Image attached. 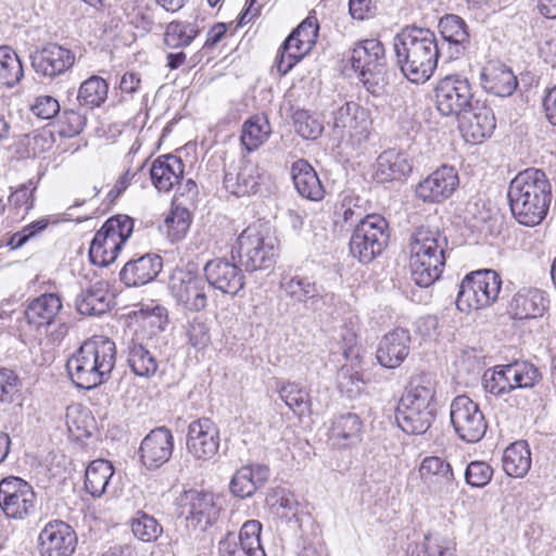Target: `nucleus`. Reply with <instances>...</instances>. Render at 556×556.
<instances>
[{
	"mask_svg": "<svg viewBox=\"0 0 556 556\" xmlns=\"http://www.w3.org/2000/svg\"><path fill=\"white\" fill-rule=\"evenodd\" d=\"M463 117L465 122L462 124V129L465 136L473 142H481L483 139L491 137L496 127L493 110L484 103H479V101L473 102L468 113Z\"/></svg>",
	"mask_w": 556,
	"mask_h": 556,
	"instance_id": "nucleus-28",
	"label": "nucleus"
},
{
	"mask_svg": "<svg viewBox=\"0 0 556 556\" xmlns=\"http://www.w3.org/2000/svg\"><path fill=\"white\" fill-rule=\"evenodd\" d=\"M437 414L438 410L397 405L395 420L405 433L419 435L428 431L435 420Z\"/></svg>",
	"mask_w": 556,
	"mask_h": 556,
	"instance_id": "nucleus-34",
	"label": "nucleus"
},
{
	"mask_svg": "<svg viewBox=\"0 0 556 556\" xmlns=\"http://www.w3.org/2000/svg\"><path fill=\"white\" fill-rule=\"evenodd\" d=\"M311 50L304 49L298 41L288 45V38L283 41L276 59L277 71L280 75L289 73Z\"/></svg>",
	"mask_w": 556,
	"mask_h": 556,
	"instance_id": "nucleus-51",
	"label": "nucleus"
},
{
	"mask_svg": "<svg viewBox=\"0 0 556 556\" xmlns=\"http://www.w3.org/2000/svg\"><path fill=\"white\" fill-rule=\"evenodd\" d=\"M122 248L110 235L99 229L91 241L89 258L94 265L108 266L116 260Z\"/></svg>",
	"mask_w": 556,
	"mask_h": 556,
	"instance_id": "nucleus-43",
	"label": "nucleus"
},
{
	"mask_svg": "<svg viewBox=\"0 0 556 556\" xmlns=\"http://www.w3.org/2000/svg\"><path fill=\"white\" fill-rule=\"evenodd\" d=\"M237 253L241 265L247 271L267 269L274 266L278 253V240L269 228L260 223L249 225L238 237Z\"/></svg>",
	"mask_w": 556,
	"mask_h": 556,
	"instance_id": "nucleus-5",
	"label": "nucleus"
},
{
	"mask_svg": "<svg viewBox=\"0 0 556 556\" xmlns=\"http://www.w3.org/2000/svg\"><path fill=\"white\" fill-rule=\"evenodd\" d=\"M174 451V437L166 427L151 430L141 441L139 455L148 469H157L166 464Z\"/></svg>",
	"mask_w": 556,
	"mask_h": 556,
	"instance_id": "nucleus-20",
	"label": "nucleus"
},
{
	"mask_svg": "<svg viewBox=\"0 0 556 556\" xmlns=\"http://www.w3.org/2000/svg\"><path fill=\"white\" fill-rule=\"evenodd\" d=\"M540 379L541 374L533 364L516 361L497 365L493 370H486L482 383L488 393L500 396L516 389L532 388Z\"/></svg>",
	"mask_w": 556,
	"mask_h": 556,
	"instance_id": "nucleus-7",
	"label": "nucleus"
},
{
	"mask_svg": "<svg viewBox=\"0 0 556 556\" xmlns=\"http://www.w3.org/2000/svg\"><path fill=\"white\" fill-rule=\"evenodd\" d=\"M439 30L447 43L451 59H458L470 47V35L466 22L456 14H446L439 21Z\"/></svg>",
	"mask_w": 556,
	"mask_h": 556,
	"instance_id": "nucleus-29",
	"label": "nucleus"
},
{
	"mask_svg": "<svg viewBox=\"0 0 556 556\" xmlns=\"http://www.w3.org/2000/svg\"><path fill=\"white\" fill-rule=\"evenodd\" d=\"M34 115L42 119H50L60 112V104L51 96H39L30 108Z\"/></svg>",
	"mask_w": 556,
	"mask_h": 556,
	"instance_id": "nucleus-64",
	"label": "nucleus"
},
{
	"mask_svg": "<svg viewBox=\"0 0 556 556\" xmlns=\"http://www.w3.org/2000/svg\"><path fill=\"white\" fill-rule=\"evenodd\" d=\"M459 184L453 166L443 165L416 186V197L422 202L439 203L450 198Z\"/></svg>",
	"mask_w": 556,
	"mask_h": 556,
	"instance_id": "nucleus-18",
	"label": "nucleus"
},
{
	"mask_svg": "<svg viewBox=\"0 0 556 556\" xmlns=\"http://www.w3.org/2000/svg\"><path fill=\"white\" fill-rule=\"evenodd\" d=\"M163 267V258L147 253L128 261L119 271V280L126 287H140L153 281Z\"/></svg>",
	"mask_w": 556,
	"mask_h": 556,
	"instance_id": "nucleus-24",
	"label": "nucleus"
},
{
	"mask_svg": "<svg viewBox=\"0 0 556 556\" xmlns=\"http://www.w3.org/2000/svg\"><path fill=\"white\" fill-rule=\"evenodd\" d=\"M531 463V451L527 441H516L503 453V470L510 477L523 478L529 472Z\"/></svg>",
	"mask_w": 556,
	"mask_h": 556,
	"instance_id": "nucleus-38",
	"label": "nucleus"
},
{
	"mask_svg": "<svg viewBox=\"0 0 556 556\" xmlns=\"http://www.w3.org/2000/svg\"><path fill=\"white\" fill-rule=\"evenodd\" d=\"M185 170L182 160L173 154L161 155L150 168V177L159 191L168 192L181 179Z\"/></svg>",
	"mask_w": 556,
	"mask_h": 556,
	"instance_id": "nucleus-31",
	"label": "nucleus"
},
{
	"mask_svg": "<svg viewBox=\"0 0 556 556\" xmlns=\"http://www.w3.org/2000/svg\"><path fill=\"white\" fill-rule=\"evenodd\" d=\"M264 182V170L255 163L243 160L238 167L225 172L224 187L231 194L244 197L255 194Z\"/></svg>",
	"mask_w": 556,
	"mask_h": 556,
	"instance_id": "nucleus-22",
	"label": "nucleus"
},
{
	"mask_svg": "<svg viewBox=\"0 0 556 556\" xmlns=\"http://www.w3.org/2000/svg\"><path fill=\"white\" fill-rule=\"evenodd\" d=\"M261 532L262 523L258 520L251 519L242 525L237 539L244 555L266 556L261 544Z\"/></svg>",
	"mask_w": 556,
	"mask_h": 556,
	"instance_id": "nucleus-49",
	"label": "nucleus"
},
{
	"mask_svg": "<svg viewBox=\"0 0 556 556\" xmlns=\"http://www.w3.org/2000/svg\"><path fill=\"white\" fill-rule=\"evenodd\" d=\"M204 274L208 285L225 294L236 295L245 285L241 267L225 257L208 261Z\"/></svg>",
	"mask_w": 556,
	"mask_h": 556,
	"instance_id": "nucleus-19",
	"label": "nucleus"
},
{
	"mask_svg": "<svg viewBox=\"0 0 556 556\" xmlns=\"http://www.w3.org/2000/svg\"><path fill=\"white\" fill-rule=\"evenodd\" d=\"M61 308L60 298L54 293H46L28 304L25 309V318L29 325L36 327L50 325Z\"/></svg>",
	"mask_w": 556,
	"mask_h": 556,
	"instance_id": "nucleus-39",
	"label": "nucleus"
},
{
	"mask_svg": "<svg viewBox=\"0 0 556 556\" xmlns=\"http://www.w3.org/2000/svg\"><path fill=\"white\" fill-rule=\"evenodd\" d=\"M131 531L139 540L153 542L161 535L163 528L154 517L138 511L137 517L132 519Z\"/></svg>",
	"mask_w": 556,
	"mask_h": 556,
	"instance_id": "nucleus-53",
	"label": "nucleus"
},
{
	"mask_svg": "<svg viewBox=\"0 0 556 556\" xmlns=\"http://www.w3.org/2000/svg\"><path fill=\"white\" fill-rule=\"evenodd\" d=\"M36 494L33 486L15 476L0 481V508L9 518L23 519L34 513Z\"/></svg>",
	"mask_w": 556,
	"mask_h": 556,
	"instance_id": "nucleus-12",
	"label": "nucleus"
},
{
	"mask_svg": "<svg viewBox=\"0 0 556 556\" xmlns=\"http://www.w3.org/2000/svg\"><path fill=\"white\" fill-rule=\"evenodd\" d=\"M37 189L36 182L30 179L26 184L21 185L10 195V203L17 210L23 211V216L27 214L34 206V192Z\"/></svg>",
	"mask_w": 556,
	"mask_h": 556,
	"instance_id": "nucleus-62",
	"label": "nucleus"
},
{
	"mask_svg": "<svg viewBox=\"0 0 556 556\" xmlns=\"http://www.w3.org/2000/svg\"><path fill=\"white\" fill-rule=\"evenodd\" d=\"M280 290L293 303L302 304L313 312L321 311L326 305L333 306L338 300L333 292L323 293L317 282L305 275L282 276Z\"/></svg>",
	"mask_w": 556,
	"mask_h": 556,
	"instance_id": "nucleus-11",
	"label": "nucleus"
},
{
	"mask_svg": "<svg viewBox=\"0 0 556 556\" xmlns=\"http://www.w3.org/2000/svg\"><path fill=\"white\" fill-rule=\"evenodd\" d=\"M393 47L403 75L412 83L427 81L438 66L440 48L429 28L407 26L394 36Z\"/></svg>",
	"mask_w": 556,
	"mask_h": 556,
	"instance_id": "nucleus-1",
	"label": "nucleus"
},
{
	"mask_svg": "<svg viewBox=\"0 0 556 556\" xmlns=\"http://www.w3.org/2000/svg\"><path fill=\"white\" fill-rule=\"evenodd\" d=\"M447 237L438 227L419 226L409 238L412 280L420 288L431 287L445 266Z\"/></svg>",
	"mask_w": 556,
	"mask_h": 556,
	"instance_id": "nucleus-4",
	"label": "nucleus"
},
{
	"mask_svg": "<svg viewBox=\"0 0 556 556\" xmlns=\"http://www.w3.org/2000/svg\"><path fill=\"white\" fill-rule=\"evenodd\" d=\"M493 469L485 462H471L465 471L466 482L473 488H483L492 479Z\"/></svg>",
	"mask_w": 556,
	"mask_h": 556,
	"instance_id": "nucleus-61",
	"label": "nucleus"
},
{
	"mask_svg": "<svg viewBox=\"0 0 556 556\" xmlns=\"http://www.w3.org/2000/svg\"><path fill=\"white\" fill-rule=\"evenodd\" d=\"M336 214L350 226L361 224L371 215L367 213V201L355 194L344 195Z\"/></svg>",
	"mask_w": 556,
	"mask_h": 556,
	"instance_id": "nucleus-50",
	"label": "nucleus"
},
{
	"mask_svg": "<svg viewBox=\"0 0 556 556\" xmlns=\"http://www.w3.org/2000/svg\"><path fill=\"white\" fill-rule=\"evenodd\" d=\"M42 556H71L77 545V536L70 525L54 520L46 525L39 534Z\"/></svg>",
	"mask_w": 556,
	"mask_h": 556,
	"instance_id": "nucleus-21",
	"label": "nucleus"
},
{
	"mask_svg": "<svg viewBox=\"0 0 556 556\" xmlns=\"http://www.w3.org/2000/svg\"><path fill=\"white\" fill-rule=\"evenodd\" d=\"M363 421L355 413H345L332 419L330 440L339 447H348L361 441Z\"/></svg>",
	"mask_w": 556,
	"mask_h": 556,
	"instance_id": "nucleus-35",
	"label": "nucleus"
},
{
	"mask_svg": "<svg viewBox=\"0 0 556 556\" xmlns=\"http://www.w3.org/2000/svg\"><path fill=\"white\" fill-rule=\"evenodd\" d=\"M295 131L304 139L315 140L323 130V124L306 110H296L292 115Z\"/></svg>",
	"mask_w": 556,
	"mask_h": 556,
	"instance_id": "nucleus-54",
	"label": "nucleus"
},
{
	"mask_svg": "<svg viewBox=\"0 0 556 556\" xmlns=\"http://www.w3.org/2000/svg\"><path fill=\"white\" fill-rule=\"evenodd\" d=\"M480 79L486 92L502 98L511 96L518 86L513 71L498 62H490L484 66Z\"/></svg>",
	"mask_w": 556,
	"mask_h": 556,
	"instance_id": "nucleus-30",
	"label": "nucleus"
},
{
	"mask_svg": "<svg viewBox=\"0 0 556 556\" xmlns=\"http://www.w3.org/2000/svg\"><path fill=\"white\" fill-rule=\"evenodd\" d=\"M338 387L349 397H355L362 392L364 381L361 374L353 371L351 367L344 366L338 372Z\"/></svg>",
	"mask_w": 556,
	"mask_h": 556,
	"instance_id": "nucleus-60",
	"label": "nucleus"
},
{
	"mask_svg": "<svg viewBox=\"0 0 556 556\" xmlns=\"http://www.w3.org/2000/svg\"><path fill=\"white\" fill-rule=\"evenodd\" d=\"M277 392L285 404L298 416L311 410L308 392L296 382H281L277 384Z\"/></svg>",
	"mask_w": 556,
	"mask_h": 556,
	"instance_id": "nucleus-44",
	"label": "nucleus"
},
{
	"mask_svg": "<svg viewBox=\"0 0 556 556\" xmlns=\"http://www.w3.org/2000/svg\"><path fill=\"white\" fill-rule=\"evenodd\" d=\"M109 91V84L100 76L92 75L81 83L78 92L77 101L81 106L94 109L101 106L106 98Z\"/></svg>",
	"mask_w": 556,
	"mask_h": 556,
	"instance_id": "nucleus-46",
	"label": "nucleus"
},
{
	"mask_svg": "<svg viewBox=\"0 0 556 556\" xmlns=\"http://www.w3.org/2000/svg\"><path fill=\"white\" fill-rule=\"evenodd\" d=\"M270 131V125L265 116H253L242 126L241 143L248 152H252L267 140Z\"/></svg>",
	"mask_w": 556,
	"mask_h": 556,
	"instance_id": "nucleus-45",
	"label": "nucleus"
},
{
	"mask_svg": "<svg viewBox=\"0 0 556 556\" xmlns=\"http://www.w3.org/2000/svg\"><path fill=\"white\" fill-rule=\"evenodd\" d=\"M168 289L178 304L191 312H200L207 305L205 282L192 271L176 268L168 281Z\"/></svg>",
	"mask_w": 556,
	"mask_h": 556,
	"instance_id": "nucleus-15",
	"label": "nucleus"
},
{
	"mask_svg": "<svg viewBox=\"0 0 556 556\" xmlns=\"http://www.w3.org/2000/svg\"><path fill=\"white\" fill-rule=\"evenodd\" d=\"M189 344L197 351H202L211 343L210 326L197 317L189 323L187 328Z\"/></svg>",
	"mask_w": 556,
	"mask_h": 556,
	"instance_id": "nucleus-58",
	"label": "nucleus"
},
{
	"mask_svg": "<svg viewBox=\"0 0 556 556\" xmlns=\"http://www.w3.org/2000/svg\"><path fill=\"white\" fill-rule=\"evenodd\" d=\"M114 475L112 464L105 459L91 462L85 472V489L93 497H101Z\"/></svg>",
	"mask_w": 556,
	"mask_h": 556,
	"instance_id": "nucleus-41",
	"label": "nucleus"
},
{
	"mask_svg": "<svg viewBox=\"0 0 556 556\" xmlns=\"http://www.w3.org/2000/svg\"><path fill=\"white\" fill-rule=\"evenodd\" d=\"M273 511L281 519L298 523V502L293 494L286 490H277L270 497Z\"/></svg>",
	"mask_w": 556,
	"mask_h": 556,
	"instance_id": "nucleus-52",
	"label": "nucleus"
},
{
	"mask_svg": "<svg viewBox=\"0 0 556 556\" xmlns=\"http://www.w3.org/2000/svg\"><path fill=\"white\" fill-rule=\"evenodd\" d=\"M100 229L123 247L134 231V219L127 215H116L109 218Z\"/></svg>",
	"mask_w": 556,
	"mask_h": 556,
	"instance_id": "nucleus-55",
	"label": "nucleus"
},
{
	"mask_svg": "<svg viewBox=\"0 0 556 556\" xmlns=\"http://www.w3.org/2000/svg\"><path fill=\"white\" fill-rule=\"evenodd\" d=\"M23 76L22 62L16 52L9 46L0 47V83L13 87Z\"/></svg>",
	"mask_w": 556,
	"mask_h": 556,
	"instance_id": "nucleus-47",
	"label": "nucleus"
},
{
	"mask_svg": "<svg viewBox=\"0 0 556 556\" xmlns=\"http://www.w3.org/2000/svg\"><path fill=\"white\" fill-rule=\"evenodd\" d=\"M507 199L513 217L520 225L535 227L547 215L552 187L543 170L527 168L510 181Z\"/></svg>",
	"mask_w": 556,
	"mask_h": 556,
	"instance_id": "nucleus-2",
	"label": "nucleus"
},
{
	"mask_svg": "<svg viewBox=\"0 0 556 556\" xmlns=\"http://www.w3.org/2000/svg\"><path fill=\"white\" fill-rule=\"evenodd\" d=\"M358 78L366 90L375 97L381 96L388 84L386 79V66L361 71Z\"/></svg>",
	"mask_w": 556,
	"mask_h": 556,
	"instance_id": "nucleus-59",
	"label": "nucleus"
},
{
	"mask_svg": "<svg viewBox=\"0 0 556 556\" xmlns=\"http://www.w3.org/2000/svg\"><path fill=\"white\" fill-rule=\"evenodd\" d=\"M410 341V333L404 328L386 333L376 352L378 363L386 368H397L409 354Z\"/></svg>",
	"mask_w": 556,
	"mask_h": 556,
	"instance_id": "nucleus-23",
	"label": "nucleus"
},
{
	"mask_svg": "<svg viewBox=\"0 0 556 556\" xmlns=\"http://www.w3.org/2000/svg\"><path fill=\"white\" fill-rule=\"evenodd\" d=\"M188 452L197 459H211L219 447V430L210 418L193 420L188 427Z\"/></svg>",
	"mask_w": 556,
	"mask_h": 556,
	"instance_id": "nucleus-17",
	"label": "nucleus"
},
{
	"mask_svg": "<svg viewBox=\"0 0 556 556\" xmlns=\"http://www.w3.org/2000/svg\"><path fill=\"white\" fill-rule=\"evenodd\" d=\"M413 169L408 156L396 150L383 151L377 159L376 177L379 181H392L407 176Z\"/></svg>",
	"mask_w": 556,
	"mask_h": 556,
	"instance_id": "nucleus-37",
	"label": "nucleus"
},
{
	"mask_svg": "<svg viewBox=\"0 0 556 556\" xmlns=\"http://www.w3.org/2000/svg\"><path fill=\"white\" fill-rule=\"evenodd\" d=\"M419 476L429 494L438 500L451 498L458 485L451 464L439 456L425 457Z\"/></svg>",
	"mask_w": 556,
	"mask_h": 556,
	"instance_id": "nucleus-14",
	"label": "nucleus"
},
{
	"mask_svg": "<svg viewBox=\"0 0 556 556\" xmlns=\"http://www.w3.org/2000/svg\"><path fill=\"white\" fill-rule=\"evenodd\" d=\"M112 295L109 286L104 281H97L89 286L76 298L77 311L83 315L97 316L106 313L111 308Z\"/></svg>",
	"mask_w": 556,
	"mask_h": 556,
	"instance_id": "nucleus-33",
	"label": "nucleus"
},
{
	"mask_svg": "<svg viewBox=\"0 0 556 556\" xmlns=\"http://www.w3.org/2000/svg\"><path fill=\"white\" fill-rule=\"evenodd\" d=\"M200 28L195 22L173 21L164 31V45L167 49H184L199 35Z\"/></svg>",
	"mask_w": 556,
	"mask_h": 556,
	"instance_id": "nucleus-42",
	"label": "nucleus"
},
{
	"mask_svg": "<svg viewBox=\"0 0 556 556\" xmlns=\"http://www.w3.org/2000/svg\"><path fill=\"white\" fill-rule=\"evenodd\" d=\"M437 381L430 374L412 377L397 405L438 410Z\"/></svg>",
	"mask_w": 556,
	"mask_h": 556,
	"instance_id": "nucleus-27",
	"label": "nucleus"
},
{
	"mask_svg": "<svg viewBox=\"0 0 556 556\" xmlns=\"http://www.w3.org/2000/svg\"><path fill=\"white\" fill-rule=\"evenodd\" d=\"M351 64L357 72L386 66L383 45L378 39L357 42L351 53Z\"/></svg>",
	"mask_w": 556,
	"mask_h": 556,
	"instance_id": "nucleus-36",
	"label": "nucleus"
},
{
	"mask_svg": "<svg viewBox=\"0 0 556 556\" xmlns=\"http://www.w3.org/2000/svg\"><path fill=\"white\" fill-rule=\"evenodd\" d=\"M115 362V343L108 337L94 336L72 354L66 370L77 388L91 390L110 379Z\"/></svg>",
	"mask_w": 556,
	"mask_h": 556,
	"instance_id": "nucleus-3",
	"label": "nucleus"
},
{
	"mask_svg": "<svg viewBox=\"0 0 556 556\" xmlns=\"http://www.w3.org/2000/svg\"><path fill=\"white\" fill-rule=\"evenodd\" d=\"M127 364L141 378H151L159 369V361L142 343L130 340L126 345Z\"/></svg>",
	"mask_w": 556,
	"mask_h": 556,
	"instance_id": "nucleus-40",
	"label": "nucleus"
},
{
	"mask_svg": "<svg viewBox=\"0 0 556 556\" xmlns=\"http://www.w3.org/2000/svg\"><path fill=\"white\" fill-rule=\"evenodd\" d=\"M167 236L172 241H179L190 227V213L185 207H175L165 218Z\"/></svg>",
	"mask_w": 556,
	"mask_h": 556,
	"instance_id": "nucleus-56",
	"label": "nucleus"
},
{
	"mask_svg": "<svg viewBox=\"0 0 556 556\" xmlns=\"http://www.w3.org/2000/svg\"><path fill=\"white\" fill-rule=\"evenodd\" d=\"M434 99L437 110L446 117L467 114L475 102L470 81L459 75H450L439 80L434 88Z\"/></svg>",
	"mask_w": 556,
	"mask_h": 556,
	"instance_id": "nucleus-9",
	"label": "nucleus"
},
{
	"mask_svg": "<svg viewBox=\"0 0 556 556\" xmlns=\"http://www.w3.org/2000/svg\"><path fill=\"white\" fill-rule=\"evenodd\" d=\"M318 30L317 18L308 16L288 36V45L298 41L304 49L312 50L316 42Z\"/></svg>",
	"mask_w": 556,
	"mask_h": 556,
	"instance_id": "nucleus-57",
	"label": "nucleus"
},
{
	"mask_svg": "<svg viewBox=\"0 0 556 556\" xmlns=\"http://www.w3.org/2000/svg\"><path fill=\"white\" fill-rule=\"evenodd\" d=\"M126 17L135 28L149 33L154 24L155 7L144 0H134L125 3Z\"/></svg>",
	"mask_w": 556,
	"mask_h": 556,
	"instance_id": "nucleus-48",
	"label": "nucleus"
},
{
	"mask_svg": "<svg viewBox=\"0 0 556 556\" xmlns=\"http://www.w3.org/2000/svg\"><path fill=\"white\" fill-rule=\"evenodd\" d=\"M20 390L18 376L12 369L0 368V402L12 403Z\"/></svg>",
	"mask_w": 556,
	"mask_h": 556,
	"instance_id": "nucleus-63",
	"label": "nucleus"
},
{
	"mask_svg": "<svg viewBox=\"0 0 556 556\" xmlns=\"http://www.w3.org/2000/svg\"><path fill=\"white\" fill-rule=\"evenodd\" d=\"M291 176L299 194L311 201H320L325 195L324 186L313 166L299 159L291 166Z\"/></svg>",
	"mask_w": 556,
	"mask_h": 556,
	"instance_id": "nucleus-32",
	"label": "nucleus"
},
{
	"mask_svg": "<svg viewBox=\"0 0 556 556\" xmlns=\"http://www.w3.org/2000/svg\"><path fill=\"white\" fill-rule=\"evenodd\" d=\"M180 515L193 528L206 530L214 525L219 516L220 508L215 503V496L212 492L190 489L184 491L177 498Z\"/></svg>",
	"mask_w": 556,
	"mask_h": 556,
	"instance_id": "nucleus-13",
	"label": "nucleus"
},
{
	"mask_svg": "<svg viewBox=\"0 0 556 556\" xmlns=\"http://www.w3.org/2000/svg\"><path fill=\"white\" fill-rule=\"evenodd\" d=\"M389 242V224L380 214L357 224L350 240V251L359 262L367 264L382 253Z\"/></svg>",
	"mask_w": 556,
	"mask_h": 556,
	"instance_id": "nucleus-8",
	"label": "nucleus"
},
{
	"mask_svg": "<svg viewBox=\"0 0 556 556\" xmlns=\"http://www.w3.org/2000/svg\"><path fill=\"white\" fill-rule=\"evenodd\" d=\"M450 418L457 437L467 443L479 442L486 432L483 413L467 395H458L452 401Z\"/></svg>",
	"mask_w": 556,
	"mask_h": 556,
	"instance_id": "nucleus-10",
	"label": "nucleus"
},
{
	"mask_svg": "<svg viewBox=\"0 0 556 556\" xmlns=\"http://www.w3.org/2000/svg\"><path fill=\"white\" fill-rule=\"evenodd\" d=\"M501 287L502 279L496 271L492 269L473 271L463 279L456 306L460 312L486 307L497 300Z\"/></svg>",
	"mask_w": 556,
	"mask_h": 556,
	"instance_id": "nucleus-6",
	"label": "nucleus"
},
{
	"mask_svg": "<svg viewBox=\"0 0 556 556\" xmlns=\"http://www.w3.org/2000/svg\"><path fill=\"white\" fill-rule=\"evenodd\" d=\"M549 306L544 291L536 288H522L511 298L508 313L514 319H534L542 317Z\"/></svg>",
	"mask_w": 556,
	"mask_h": 556,
	"instance_id": "nucleus-25",
	"label": "nucleus"
},
{
	"mask_svg": "<svg viewBox=\"0 0 556 556\" xmlns=\"http://www.w3.org/2000/svg\"><path fill=\"white\" fill-rule=\"evenodd\" d=\"M36 74L47 78L58 77L70 71L76 61L75 52L58 43H49L31 55Z\"/></svg>",
	"mask_w": 556,
	"mask_h": 556,
	"instance_id": "nucleus-16",
	"label": "nucleus"
},
{
	"mask_svg": "<svg viewBox=\"0 0 556 556\" xmlns=\"http://www.w3.org/2000/svg\"><path fill=\"white\" fill-rule=\"evenodd\" d=\"M270 470L266 465L254 463L240 467L229 482L230 493L239 498L253 496L268 481Z\"/></svg>",
	"mask_w": 556,
	"mask_h": 556,
	"instance_id": "nucleus-26",
	"label": "nucleus"
}]
</instances>
